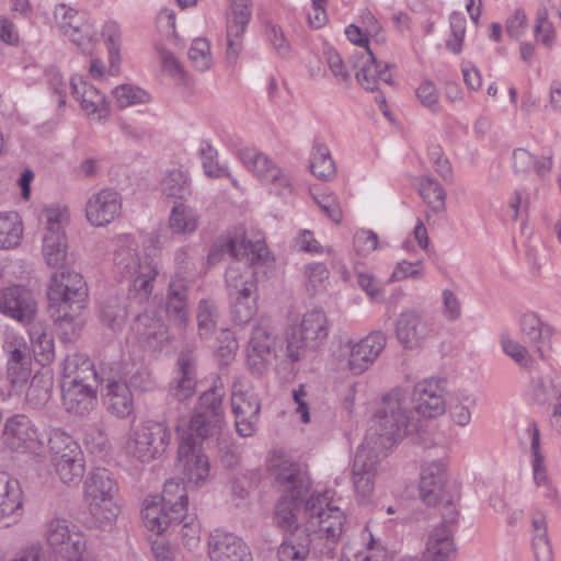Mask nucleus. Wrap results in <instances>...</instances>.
<instances>
[{
  "label": "nucleus",
  "instance_id": "obj_62",
  "mask_svg": "<svg viewBox=\"0 0 561 561\" xmlns=\"http://www.w3.org/2000/svg\"><path fill=\"white\" fill-rule=\"evenodd\" d=\"M202 163L205 173L210 178H222L229 175L226 168L216 161L217 150L207 141L201 147Z\"/></svg>",
  "mask_w": 561,
  "mask_h": 561
},
{
  "label": "nucleus",
  "instance_id": "obj_17",
  "mask_svg": "<svg viewBox=\"0 0 561 561\" xmlns=\"http://www.w3.org/2000/svg\"><path fill=\"white\" fill-rule=\"evenodd\" d=\"M239 159L264 185L277 195H288L293 192L290 176L275 164L266 154L255 148L239 150Z\"/></svg>",
  "mask_w": 561,
  "mask_h": 561
},
{
  "label": "nucleus",
  "instance_id": "obj_32",
  "mask_svg": "<svg viewBox=\"0 0 561 561\" xmlns=\"http://www.w3.org/2000/svg\"><path fill=\"white\" fill-rule=\"evenodd\" d=\"M131 330L138 340L150 350H161L165 342L169 341L168 329L162 319L144 312L136 317Z\"/></svg>",
  "mask_w": 561,
  "mask_h": 561
},
{
  "label": "nucleus",
  "instance_id": "obj_44",
  "mask_svg": "<svg viewBox=\"0 0 561 561\" xmlns=\"http://www.w3.org/2000/svg\"><path fill=\"white\" fill-rule=\"evenodd\" d=\"M23 238V224L18 213H0V250H11L20 245Z\"/></svg>",
  "mask_w": 561,
  "mask_h": 561
},
{
  "label": "nucleus",
  "instance_id": "obj_45",
  "mask_svg": "<svg viewBox=\"0 0 561 561\" xmlns=\"http://www.w3.org/2000/svg\"><path fill=\"white\" fill-rule=\"evenodd\" d=\"M310 170L314 176L323 181H330L334 178L336 168L327 145L321 142L313 145Z\"/></svg>",
  "mask_w": 561,
  "mask_h": 561
},
{
  "label": "nucleus",
  "instance_id": "obj_43",
  "mask_svg": "<svg viewBox=\"0 0 561 561\" xmlns=\"http://www.w3.org/2000/svg\"><path fill=\"white\" fill-rule=\"evenodd\" d=\"M199 216L196 209L185 203H176L169 217V227L173 233L191 234L198 228Z\"/></svg>",
  "mask_w": 561,
  "mask_h": 561
},
{
  "label": "nucleus",
  "instance_id": "obj_2",
  "mask_svg": "<svg viewBox=\"0 0 561 561\" xmlns=\"http://www.w3.org/2000/svg\"><path fill=\"white\" fill-rule=\"evenodd\" d=\"M275 481L282 493L275 505L274 519L285 531L306 528L305 502L310 480L299 463L283 460L276 468Z\"/></svg>",
  "mask_w": 561,
  "mask_h": 561
},
{
  "label": "nucleus",
  "instance_id": "obj_37",
  "mask_svg": "<svg viewBox=\"0 0 561 561\" xmlns=\"http://www.w3.org/2000/svg\"><path fill=\"white\" fill-rule=\"evenodd\" d=\"M357 81L368 91H376L379 82L392 83V77L389 72V65L378 61L370 48H367L365 60L358 71L355 73Z\"/></svg>",
  "mask_w": 561,
  "mask_h": 561
},
{
  "label": "nucleus",
  "instance_id": "obj_52",
  "mask_svg": "<svg viewBox=\"0 0 561 561\" xmlns=\"http://www.w3.org/2000/svg\"><path fill=\"white\" fill-rule=\"evenodd\" d=\"M477 398L468 391H458L450 403V416L460 426H466L471 421V409L476 405Z\"/></svg>",
  "mask_w": 561,
  "mask_h": 561
},
{
  "label": "nucleus",
  "instance_id": "obj_8",
  "mask_svg": "<svg viewBox=\"0 0 561 561\" xmlns=\"http://www.w3.org/2000/svg\"><path fill=\"white\" fill-rule=\"evenodd\" d=\"M88 295L87 284L80 273L62 271L55 273L48 287L49 309H56V321L71 322L75 312L83 308Z\"/></svg>",
  "mask_w": 561,
  "mask_h": 561
},
{
  "label": "nucleus",
  "instance_id": "obj_1",
  "mask_svg": "<svg viewBox=\"0 0 561 561\" xmlns=\"http://www.w3.org/2000/svg\"><path fill=\"white\" fill-rule=\"evenodd\" d=\"M305 514V531L310 537L312 553L333 559L345 531V513L333 505L324 493L316 492L306 500Z\"/></svg>",
  "mask_w": 561,
  "mask_h": 561
},
{
  "label": "nucleus",
  "instance_id": "obj_30",
  "mask_svg": "<svg viewBox=\"0 0 561 561\" xmlns=\"http://www.w3.org/2000/svg\"><path fill=\"white\" fill-rule=\"evenodd\" d=\"M98 385L62 383V402L66 411L76 416H87L98 403Z\"/></svg>",
  "mask_w": 561,
  "mask_h": 561
},
{
  "label": "nucleus",
  "instance_id": "obj_61",
  "mask_svg": "<svg viewBox=\"0 0 561 561\" xmlns=\"http://www.w3.org/2000/svg\"><path fill=\"white\" fill-rule=\"evenodd\" d=\"M415 94L421 104L432 113L437 114L440 112V105L438 102L439 92L433 81L423 80L416 89Z\"/></svg>",
  "mask_w": 561,
  "mask_h": 561
},
{
  "label": "nucleus",
  "instance_id": "obj_28",
  "mask_svg": "<svg viewBox=\"0 0 561 561\" xmlns=\"http://www.w3.org/2000/svg\"><path fill=\"white\" fill-rule=\"evenodd\" d=\"M72 94L80 102L81 108L93 119L102 122L110 115L105 95L95 87L89 85L81 77H72L70 81Z\"/></svg>",
  "mask_w": 561,
  "mask_h": 561
},
{
  "label": "nucleus",
  "instance_id": "obj_5",
  "mask_svg": "<svg viewBox=\"0 0 561 561\" xmlns=\"http://www.w3.org/2000/svg\"><path fill=\"white\" fill-rule=\"evenodd\" d=\"M188 497L180 479L165 481L161 497L149 496L145 500L142 519L145 526L156 534H162L173 523L180 524L187 511Z\"/></svg>",
  "mask_w": 561,
  "mask_h": 561
},
{
  "label": "nucleus",
  "instance_id": "obj_3",
  "mask_svg": "<svg viewBox=\"0 0 561 561\" xmlns=\"http://www.w3.org/2000/svg\"><path fill=\"white\" fill-rule=\"evenodd\" d=\"M419 419L412 410L411 394L401 388L393 389L382 398L366 435L379 446L392 448L404 436L417 431Z\"/></svg>",
  "mask_w": 561,
  "mask_h": 561
},
{
  "label": "nucleus",
  "instance_id": "obj_42",
  "mask_svg": "<svg viewBox=\"0 0 561 561\" xmlns=\"http://www.w3.org/2000/svg\"><path fill=\"white\" fill-rule=\"evenodd\" d=\"M127 318L125 299L117 295H111L100 301V319L116 332L123 329Z\"/></svg>",
  "mask_w": 561,
  "mask_h": 561
},
{
  "label": "nucleus",
  "instance_id": "obj_47",
  "mask_svg": "<svg viewBox=\"0 0 561 561\" xmlns=\"http://www.w3.org/2000/svg\"><path fill=\"white\" fill-rule=\"evenodd\" d=\"M519 328L523 335L531 343L549 339L553 333L551 325L545 323L538 313L534 311H527L522 314Z\"/></svg>",
  "mask_w": 561,
  "mask_h": 561
},
{
  "label": "nucleus",
  "instance_id": "obj_4",
  "mask_svg": "<svg viewBox=\"0 0 561 561\" xmlns=\"http://www.w3.org/2000/svg\"><path fill=\"white\" fill-rule=\"evenodd\" d=\"M115 243L114 272L122 280H128L129 296L141 304L152 293L158 267L148 256L140 257L138 242L130 234L118 236Z\"/></svg>",
  "mask_w": 561,
  "mask_h": 561
},
{
  "label": "nucleus",
  "instance_id": "obj_21",
  "mask_svg": "<svg viewBox=\"0 0 561 561\" xmlns=\"http://www.w3.org/2000/svg\"><path fill=\"white\" fill-rule=\"evenodd\" d=\"M231 15L227 21V61L230 65L237 59L243 47V35L251 20V0H229Z\"/></svg>",
  "mask_w": 561,
  "mask_h": 561
},
{
  "label": "nucleus",
  "instance_id": "obj_36",
  "mask_svg": "<svg viewBox=\"0 0 561 561\" xmlns=\"http://www.w3.org/2000/svg\"><path fill=\"white\" fill-rule=\"evenodd\" d=\"M178 377L170 385L169 396L184 402L195 393V366L191 354L181 353L178 359Z\"/></svg>",
  "mask_w": 561,
  "mask_h": 561
},
{
  "label": "nucleus",
  "instance_id": "obj_60",
  "mask_svg": "<svg viewBox=\"0 0 561 561\" xmlns=\"http://www.w3.org/2000/svg\"><path fill=\"white\" fill-rule=\"evenodd\" d=\"M535 36L538 42H540L547 47L552 46L556 38L554 26L552 22L548 19V11L543 7L539 8L537 11Z\"/></svg>",
  "mask_w": 561,
  "mask_h": 561
},
{
  "label": "nucleus",
  "instance_id": "obj_49",
  "mask_svg": "<svg viewBox=\"0 0 561 561\" xmlns=\"http://www.w3.org/2000/svg\"><path fill=\"white\" fill-rule=\"evenodd\" d=\"M309 553H312V548L308 535L286 538L277 551L279 561H305Z\"/></svg>",
  "mask_w": 561,
  "mask_h": 561
},
{
  "label": "nucleus",
  "instance_id": "obj_58",
  "mask_svg": "<svg viewBox=\"0 0 561 561\" xmlns=\"http://www.w3.org/2000/svg\"><path fill=\"white\" fill-rule=\"evenodd\" d=\"M218 440V457L221 465L228 469H233L240 463L241 454L239 446L221 432L216 435Z\"/></svg>",
  "mask_w": 561,
  "mask_h": 561
},
{
  "label": "nucleus",
  "instance_id": "obj_33",
  "mask_svg": "<svg viewBox=\"0 0 561 561\" xmlns=\"http://www.w3.org/2000/svg\"><path fill=\"white\" fill-rule=\"evenodd\" d=\"M446 481V465L443 460L428 462L422 467L420 496L427 505L437 504L443 496Z\"/></svg>",
  "mask_w": 561,
  "mask_h": 561
},
{
  "label": "nucleus",
  "instance_id": "obj_29",
  "mask_svg": "<svg viewBox=\"0 0 561 561\" xmlns=\"http://www.w3.org/2000/svg\"><path fill=\"white\" fill-rule=\"evenodd\" d=\"M105 370L98 371L92 360L84 354L73 353L68 355L62 365V383L68 385H99Z\"/></svg>",
  "mask_w": 561,
  "mask_h": 561
},
{
  "label": "nucleus",
  "instance_id": "obj_23",
  "mask_svg": "<svg viewBox=\"0 0 561 561\" xmlns=\"http://www.w3.org/2000/svg\"><path fill=\"white\" fill-rule=\"evenodd\" d=\"M100 385L104 405L110 413L125 419L134 412V397L129 386L122 381V376L106 374L101 378Z\"/></svg>",
  "mask_w": 561,
  "mask_h": 561
},
{
  "label": "nucleus",
  "instance_id": "obj_13",
  "mask_svg": "<svg viewBox=\"0 0 561 561\" xmlns=\"http://www.w3.org/2000/svg\"><path fill=\"white\" fill-rule=\"evenodd\" d=\"M329 334L325 313L320 309L307 311L298 325L290 328L287 334L286 357L298 362L308 347L322 342Z\"/></svg>",
  "mask_w": 561,
  "mask_h": 561
},
{
  "label": "nucleus",
  "instance_id": "obj_12",
  "mask_svg": "<svg viewBox=\"0 0 561 561\" xmlns=\"http://www.w3.org/2000/svg\"><path fill=\"white\" fill-rule=\"evenodd\" d=\"M43 224L42 253L50 267H61L67 260L68 241L65 227L68 222L66 209L46 207L41 217Z\"/></svg>",
  "mask_w": 561,
  "mask_h": 561
},
{
  "label": "nucleus",
  "instance_id": "obj_6",
  "mask_svg": "<svg viewBox=\"0 0 561 561\" xmlns=\"http://www.w3.org/2000/svg\"><path fill=\"white\" fill-rule=\"evenodd\" d=\"M226 251L239 262L231 264L226 271V287L229 297L254 294L256 283L254 272L248 265H255L267 259L268 251L261 242L253 243L243 238L229 239Z\"/></svg>",
  "mask_w": 561,
  "mask_h": 561
},
{
  "label": "nucleus",
  "instance_id": "obj_19",
  "mask_svg": "<svg viewBox=\"0 0 561 561\" xmlns=\"http://www.w3.org/2000/svg\"><path fill=\"white\" fill-rule=\"evenodd\" d=\"M396 336L407 350L421 347L435 333L433 322L414 309L403 310L394 322Z\"/></svg>",
  "mask_w": 561,
  "mask_h": 561
},
{
  "label": "nucleus",
  "instance_id": "obj_25",
  "mask_svg": "<svg viewBox=\"0 0 561 561\" xmlns=\"http://www.w3.org/2000/svg\"><path fill=\"white\" fill-rule=\"evenodd\" d=\"M387 343V336L381 331H373L356 343H348L350 355L347 367L353 375L366 371L378 358Z\"/></svg>",
  "mask_w": 561,
  "mask_h": 561
},
{
  "label": "nucleus",
  "instance_id": "obj_41",
  "mask_svg": "<svg viewBox=\"0 0 561 561\" xmlns=\"http://www.w3.org/2000/svg\"><path fill=\"white\" fill-rule=\"evenodd\" d=\"M28 335L35 359L43 366L49 364L55 356L54 339L47 327L41 322L28 323Z\"/></svg>",
  "mask_w": 561,
  "mask_h": 561
},
{
  "label": "nucleus",
  "instance_id": "obj_10",
  "mask_svg": "<svg viewBox=\"0 0 561 561\" xmlns=\"http://www.w3.org/2000/svg\"><path fill=\"white\" fill-rule=\"evenodd\" d=\"M50 461L65 484L78 483L84 473V456L80 445L69 434L54 430L49 436Z\"/></svg>",
  "mask_w": 561,
  "mask_h": 561
},
{
  "label": "nucleus",
  "instance_id": "obj_26",
  "mask_svg": "<svg viewBox=\"0 0 561 561\" xmlns=\"http://www.w3.org/2000/svg\"><path fill=\"white\" fill-rule=\"evenodd\" d=\"M122 197L112 188H103L92 194L85 205L87 220L95 227H104L119 216Z\"/></svg>",
  "mask_w": 561,
  "mask_h": 561
},
{
  "label": "nucleus",
  "instance_id": "obj_14",
  "mask_svg": "<svg viewBox=\"0 0 561 561\" xmlns=\"http://www.w3.org/2000/svg\"><path fill=\"white\" fill-rule=\"evenodd\" d=\"M180 442L178 447V460L183 476L195 486L205 484L210 465L208 457L202 450V443L209 438L208 436H198V434L178 428Z\"/></svg>",
  "mask_w": 561,
  "mask_h": 561
},
{
  "label": "nucleus",
  "instance_id": "obj_46",
  "mask_svg": "<svg viewBox=\"0 0 561 561\" xmlns=\"http://www.w3.org/2000/svg\"><path fill=\"white\" fill-rule=\"evenodd\" d=\"M161 190L168 197L186 199L192 193L190 178L184 171L173 169L162 178Z\"/></svg>",
  "mask_w": 561,
  "mask_h": 561
},
{
  "label": "nucleus",
  "instance_id": "obj_15",
  "mask_svg": "<svg viewBox=\"0 0 561 561\" xmlns=\"http://www.w3.org/2000/svg\"><path fill=\"white\" fill-rule=\"evenodd\" d=\"M56 24L65 37L84 54H91L99 42V33L85 12H80L64 3L56 5Z\"/></svg>",
  "mask_w": 561,
  "mask_h": 561
},
{
  "label": "nucleus",
  "instance_id": "obj_31",
  "mask_svg": "<svg viewBox=\"0 0 561 561\" xmlns=\"http://www.w3.org/2000/svg\"><path fill=\"white\" fill-rule=\"evenodd\" d=\"M22 490L20 482L9 473L0 471V524L10 526L22 513Z\"/></svg>",
  "mask_w": 561,
  "mask_h": 561
},
{
  "label": "nucleus",
  "instance_id": "obj_57",
  "mask_svg": "<svg viewBox=\"0 0 561 561\" xmlns=\"http://www.w3.org/2000/svg\"><path fill=\"white\" fill-rule=\"evenodd\" d=\"M188 58L196 70H208L213 64L210 43L206 38H195L188 49Z\"/></svg>",
  "mask_w": 561,
  "mask_h": 561
},
{
  "label": "nucleus",
  "instance_id": "obj_35",
  "mask_svg": "<svg viewBox=\"0 0 561 561\" xmlns=\"http://www.w3.org/2000/svg\"><path fill=\"white\" fill-rule=\"evenodd\" d=\"M9 353L7 363V375L11 385H23L27 381L31 374V356L26 343L21 340H14L7 343Z\"/></svg>",
  "mask_w": 561,
  "mask_h": 561
},
{
  "label": "nucleus",
  "instance_id": "obj_64",
  "mask_svg": "<svg viewBox=\"0 0 561 561\" xmlns=\"http://www.w3.org/2000/svg\"><path fill=\"white\" fill-rule=\"evenodd\" d=\"M127 385L141 392H150L157 388L154 378L146 367H139L131 373Z\"/></svg>",
  "mask_w": 561,
  "mask_h": 561
},
{
  "label": "nucleus",
  "instance_id": "obj_34",
  "mask_svg": "<svg viewBox=\"0 0 561 561\" xmlns=\"http://www.w3.org/2000/svg\"><path fill=\"white\" fill-rule=\"evenodd\" d=\"M455 554L453 529L446 525L434 527L426 541L423 561H451Z\"/></svg>",
  "mask_w": 561,
  "mask_h": 561
},
{
  "label": "nucleus",
  "instance_id": "obj_7",
  "mask_svg": "<svg viewBox=\"0 0 561 561\" xmlns=\"http://www.w3.org/2000/svg\"><path fill=\"white\" fill-rule=\"evenodd\" d=\"M83 490L94 523L103 529L111 527L121 512L116 502L118 484L111 471L92 469L84 480Z\"/></svg>",
  "mask_w": 561,
  "mask_h": 561
},
{
  "label": "nucleus",
  "instance_id": "obj_11",
  "mask_svg": "<svg viewBox=\"0 0 561 561\" xmlns=\"http://www.w3.org/2000/svg\"><path fill=\"white\" fill-rule=\"evenodd\" d=\"M171 437V428L164 422L147 421L131 431L126 450L133 458L148 463L163 455Z\"/></svg>",
  "mask_w": 561,
  "mask_h": 561
},
{
  "label": "nucleus",
  "instance_id": "obj_9",
  "mask_svg": "<svg viewBox=\"0 0 561 561\" xmlns=\"http://www.w3.org/2000/svg\"><path fill=\"white\" fill-rule=\"evenodd\" d=\"M43 538L59 561H90L85 538L68 519L54 517L43 528Z\"/></svg>",
  "mask_w": 561,
  "mask_h": 561
},
{
  "label": "nucleus",
  "instance_id": "obj_20",
  "mask_svg": "<svg viewBox=\"0 0 561 561\" xmlns=\"http://www.w3.org/2000/svg\"><path fill=\"white\" fill-rule=\"evenodd\" d=\"M445 380L428 378L415 385L411 396L415 414L434 419L445 412Z\"/></svg>",
  "mask_w": 561,
  "mask_h": 561
},
{
  "label": "nucleus",
  "instance_id": "obj_40",
  "mask_svg": "<svg viewBox=\"0 0 561 561\" xmlns=\"http://www.w3.org/2000/svg\"><path fill=\"white\" fill-rule=\"evenodd\" d=\"M187 288L182 280H172L169 286L167 314L170 321L179 327L186 325L188 321Z\"/></svg>",
  "mask_w": 561,
  "mask_h": 561
},
{
  "label": "nucleus",
  "instance_id": "obj_54",
  "mask_svg": "<svg viewBox=\"0 0 561 561\" xmlns=\"http://www.w3.org/2000/svg\"><path fill=\"white\" fill-rule=\"evenodd\" d=\"M219 316L218 307L210 299H202L198 304L197 323L201 336L210 335L217 324Z\"/></svg>",
  "mask_w": 561,
  "mask_h": 561
},
{
  "label": "nucleus",
  "instance_id": "obj_18",
  "mask_svg": "<svg viewBox=\"0 0 561 561\" xmlns=\"http://www.w3.org/2000/svg\"><path fill=\"white\" fill-rule=\"evenodd\" d=\"M224 396V389L216 386L204 391L187 427L183 430L196 433L198 436L218 435L222 423Z\"/></svg>",
  "mask_w": 561,
  "mask_h": 561
},
{
  "label": "nucleus",
  "instance_id": "obj_48",
  "mask_svg": "<svg viewBox=\"0 0 561 561\" xmlns=\"http://www.w3.org/2000/svg\"><path fill=\"white\" fill-rule=\"evenodd\" d=\"M362 548L353 554V561H389L388 550L365 527L362 531Z\"/></svg>",
  "mask_w": 561,
  "mask_h": 561
},
{
  "label": "nucleus",
  "instance_id": "obj_51",
  "mask_svg": "<svg viewBox=\"0 0 561 561\" xmlns=\"http://www.w3.org/2000/svg\"><path fill=\"white\" fill-rule=\"evenodd\" d=\"M231 305V319L238 325L248 324L256 314V297L254 294H244L229 297Z\"/></svg>",
  "mask_w": 561,
  "mask_h": 561
},
{
  "label": "nucleus",
  "instance_id": "obj_59",
  "mask_svg": "<svg viewBox=\"0 0 561 561\" xmlns=\"http://www.w3.org/2000/svg\"><path fill=\"white\" fill-rule=\"evenodd\" d=\"M531 469L535 485L543 490L545 497L551 501H556L558 497V492L553 486L552 481L548 474V470L545 465V459L531 460Z\"/></svg>",
  "mask_w": 561,
  "mask_h": 561
},
{
  "label": "nucleus",
  "instance_id": "obj_53",
  "mask_svg": "<svg viewBox=\"0 0 561 561\" xmlns=\"http://www.w3.org/2000/svg\"><path fill=\"white\" fill-rule=\"evenodd\" d=\"M274 358L272 348L263 347L256 342L252 348L248 347L247 364L252 375L263 376L272 365Z\"/></svg>",
  "mask_w": 561,
  "mask_h": 561
},
{
  "label": "nucleus",
  "instance_id": "obj_50",
  "mask_svg": "<svg viewBox=\"0 0 561 561\" xmlns=\"http://www.w3.org/2000/svg\"><path fill=\"white\" fill-rule=\"evenodd\" d=\"M419 191L432 210L435 213L445 210L446 192L438 181L427 175L421 176Z\"/></svg>",
  "mask_w": 561,
  "mask_h": 561
},
{
  "label": "nucleus",
  "instance_id": "obj_39",
  "mask_svg": "<svg viewBox=\"0 0 561 561\" xmlns=\"http://www.w3.org/2000/svg\"><path fill=\"white\" fill-rule=\"evenodd\" d=\"M531 548L536 561H553L546 516L536 512L531 517Z\"/></svg>",
  "mask_w": 561,
  "mask_h": 561
},
{
  "label": "nucleus",
  "instance_id": "obj_24",
  "mask_svg": "<svg viewBox=\"0 0 561 561\" xmlns=\"http://www.w3.org/2000/svg\"><path fill=\"white\" fill-rule=\"evenodd\" d=\"M33 294L21 285L0 289V312L19 322L30 323L36 314Z\"/></svg>",
  "mask_w": 561,
  "mask_h": 561
},
{
  "label": "nucleus",
  "instance_id": "obj_63",
  "mask_svg": "<svg viewBox=\"0 0 561 561\" xmlns=\"http://www.w3.org/2000/svg\"><path fill=\"white\" fill-rule=\"evenodd\" d=\"M47 82L50 91L56 96L59 106L66 105L68 84L64 77L56 69L46 71Z\"/></svg>",
  "mask_w": 561,
  "mask_h": 561
},
{
  "label": "nucleus",
  "instance_id": "obj_56",
  "mask_svg": "<svg viewBox=\"0 0 561 561\" xmlns=\"http://www.w3.org/2000/svg\"><path fill=\"white\" fill-rule=\"evenodd\" d=\"M113 95L119 107H128L136 104L147 103L149 94L139 87L133 84H121L113 90Z\"/></svg>",
  "mask_w": 561,
  "mask_h": 561
},
{
  "label": "nucleus",
  "instance_id": "obj_27",
  "mask_svg": "<svg viewBox=\"0 0 561 561\" xmlns=\"http://www.w3.org/2000/svg\"><path fill=\"white\" fill-rule=\"evenodd\" d=\"M208 545L211 561H252L248 546L233 534L216 529Z\"/></svg>",
  "mask_w": 561,
  "mask_h": 561
},
{
  "label": "nucleus",
  "instance_id": "obj_22",
  "mask_svg": "<svg viewBox=\"0 0 561 561\" xmlns=\"http://www.w3.org/2000/svg\"><path fill=\"white\" fill-rule=\"evenodd\" d=\"M2 439L12 450H34L41 445L37 427L24 414H14L5 420Z\"/></svg>",
  "mask_w": 561,
  "mask_h": 561
},
{
  "label": "nucleus",
  "instance_id": "obj_38",
  "mask_svg": "<svg viewBox=\"0 0 561 561\" xmlns=\"http://www.w3.org/2000/svg\"><path fill=\"white\" fill-rule=\"evenodd\" d=\"M389 448L379 446L376 439H369L366 435L363 444H360L356 450L352 473H376L378 462L387 457Z\"/></svg>",
  "mask_w": 561,
  "mask_h": 561
},
{
  "label": "nucleus",
  "instance_id": "obj_16",
  "mask_svg": "<svg viewBox=\"0 0 561 561\" xmlns=\"http://www.w3.org/2000/svg\"><path fill=\"white\" fill-rule=\"evenodd\" d=\"M231 409L238 434L242 437L252 436L260 419L261 400L254 387L243 378H238L232 383Z\"/></svg>",
  "mask_w": 561,
  "mask_h": 561
},
{
  "label": "nucleus",
  "instance_id": "obj_55",
  "mask_svg": "<svg viewBox=\"0 0 561 561\" xmlns=\"http://www.w3.org/2000/svg\"><path fill=\"white\" fill-rule=\"evenodd\" d=\"M501 346L505 355L512 358L518 366L528 368L533 365V357L528 350L518 341L513 340L507 332H502Z\"/></svg>",
  "mask_w": 561,
  "mask_h": 561
}]
</instances>
